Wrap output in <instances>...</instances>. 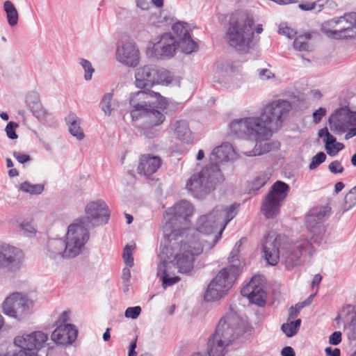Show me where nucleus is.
I'll return each mask as SVG.
<instances>
[{"mask_svg": "<svg viewBox=\"0 0 356 356\" xmlns=\"http://www.w3.org/2000/svg\"><path fill=\"white\" fill-rule=\"evenodd\" d=\"M156 72L157 74L155 76V85H168L172 81L173 76L168 70L156 67Z\"/></svg>", "mask_w": 356, "mask_h": 356, "instance_id": "nucleus-34", "label": "nucleus"}, {"mask_svg": "<svg viewBox=\"0 0 356 356\" xmlns=\"http://www.w3.org/2000/svg\"><path fill=\"white\" fill-rule=\"evenodd\" d=\"M13 156L20 163H24L31 160L29 155L19 152H14Z\"/></svg>", "mask_w": 356, "mask_h": 356, "instance_id": "nucleus-58", "label": "nucleus"}, {"mask_svg": "<svg viewBox=\"0 0 356 356\" xmlns=\"http://www.w3.org/2000/svg\"><path fill=\"white\" fill-rule=\"evenodd\" d=\"M78 331L72 324H60L51 334V339L57 344H72L77 337Z\"/></svg>", "mask_w": 356, "mask_h": 356, "instance_id": "nucleus-25", "label": "nucleus"}, {"mask_svg": "<svg viewBox=\"0 0 356 356\" xmlns=\"http://www.w3.org/2000/svg\"><path fill=\"white\" fill-rule=\"evenodd\" d=\"M326 159V154L320 152L312 158V161L309 165V170H314L317 168L321 163Z\"/></svg>", "mask_w": 356, "mask_h": 356, "instance_id": "nucleus-45", "label": "nucleus"}, {"mask_svg": "<svg viewBox=\"0 0 356 356\" xmlns=\"http://www.w3.org/2000/svg\"><path fill=\"white\" fill-rule=\"evenodd\" d=\"M356 205V192L352 188L344 197L343 211H348Z\"/></svg>", "mask_w": 356, "mask_h": 356, "instance_id": "nucleus-42", "label": "nucleus"}, {"mask_svg": "<svg viewBox=\"0 0 356 356\" xmlns=\"http://www.w3.org/2000/svg\"><path fill=\"white\" fill-rule=\"evenodd\" d=\"M64 250V240L54 238L48 241L47 245V255L52 259L60 260L67 259Z\"/></svg>", "mask_w": 356, "mask_h": 356, "instance_id": "nucleus-29", "label": "nucleus"}, {"mask_svg": "<svg viewBox=\"0 0 356 356\" xmlns=\"http://www.w3.org/2000/svg\"><path fill=\"white\" fill-rule=\"evenodd\" d=\"M304 307L303 305L297 304L296 307H291L289 310L288 321H293L300 313V311Z\"/></svg>", "mask_w": 356, "mask_h": 356, "instance_id": "nucleus-56", "label": "nucleus"}, {"mask_svg": "<svg viewBox=\"0 0 356 356\" xmlns=\"http://www.w3.org/2000/svg\"><path fill=\"white\" fill-rule=\"evenodd\" d=\"M141 312V307L140 306L130 307H128L124 313L126 318L136 319L137 318Z\"/></svg>", "mask_w": 356, "mask_h": 356, "instance_id": "nucleus-47", "label": "nucleus"}, {"mask_svg": "<svg viewBox=\"0 0 356 356\" xmlns=\"http://www.w3.org/2000/svg\"><path fill=\"white\" fill-rule=\"evenodd\" d=\"M259 78L262 80H268L274 76L272 72L268 69H262L259 72Z\"/></svg>", "mask_w": 356, "mask_h": 356, "instance_id": "nucleus-60", "label": "nucleus"}, {"mask_svg": "<svg viewBox=\"0 0 356 356\" xmlns=\"http://www.w3.org/2000/svg\"><path fill=\"white\" fill-rule=\"evenodd\" d=\"M289 191V185L284 181H277L273 184L261 207V211L266 218H273L280 213Z\"/></svg>", "mask_w": 356, "mask_h": 356, "instance_id": "nucleus-12", "label": "nucleus"}, {"mask_svg": "<svg viewBox=\"0 0 356 356\" xmlns=\"http://www.w3.org/2000/svg\"><path fill=\"white\" fill-rule=\"evenodd\" d=\"M328 122L333 132L342 134L350 126L356 124V112L350 111L348 107H341L330 116Z\"/></svg>", "mask_w": 356, "mask_h": 356, "instance_id": "nucleus-18", "label": "nucleus"}, {"mask_svg": "<svg viewBox=\"0 0 356 356\" xmlns=\"http://www.w3.org/2000/svg\"><path fill=\"white\" fill-rule=\"evenodd\" d=\"M325 352L327 356H340V350L339 348L332 349L331 347H327Z\"/></svg>", "mask_w": 356, "mask_h": 356, "instance_id": "nucleus-63", "label": "nucleus"}, {"mask_svg": "<svg viewBox=\"0 0 356 356\" xmlns=\"http://www.w3.org/2000/svg\"><path fill=\"white\" fill-rule=\"evenodd\" d=\"M174 132L177 139L186 143H191L193 137L188 123L185 120H178L174 124Z\"/></svg>", "mask_w": 356, "mask_h": 356, "instance_id": "nucleus-30", "label": "nucleus"}, {"mask_svg": "<svg viewBox=\"0 0 356 356\" xmlns=\"http://www.w3.org/2000/svg\"><path fill=\"white\" fill-rule=\"evenodd\" d=\"M89 239V231L75 222L70 225L66 240L64 241V250L67 259L78 256Z\"/></svg>", "mask_w": 356, "mask_h": 356, "instance_id": "nucleus-16", "label": "nucleus"}, {"mask_svg": "<svg viewBox=\"0 0 356 356\" xmlns=\"http://www.w3.org/2000/svg\"><path fill=\"white\" fill-rule=\"evenodd\" d=\"M344 148V145L339 142H335L334 144L331 147V150L332 153L329 154L331 156H336L341 150Z\"/></svg>", "mask_w": 356, "mask_h": 356, "instance_id": "nucleus-59", "label": "nucleus"}, {"mask_svg": "<svg viewBox=\"0 0 356 356\" xmlns=\"http://www.w3.org/2000/svg\"><path fill=\"white\" fill-rule=\"evenodd\" d=\"M101 109L104 111L105 115H111L114 109V103L113 101V93H106L100 103Z\"/></svg>", "mask_w": 356, "mask_h": 356, "instance_id": "nucleus-38", "label": "nucleus"}, {"mask_svg": "<svg viewBox=\"0 0 356 356\" xmlns=\"http://www.w3.org/2000/svg\"><path fill=\"white\" fill-rule=\"evenodd\" d=\"M179 45L182 51L186 54L196 51L198 49L197 42L192 39L191 35H188L180 40Z\"/></svg>", "mask_w": 356, "mask_h": 356, "instance_id": "nucleus-36", "label": "nucleus"}, {"mask_svg": "<svg viewBox=\"0 0 356 356\" xmlns=\"http://www.w3.org/2000/svg\"><path fill=\"white\" fill-rule=\"evenodd\" d=\"M116 58L119 62L124 65L135 67L140 61L139 51L135 43L126 42L118 47Z\"/></svg>", "mask_w": 356, "mask_h": 356, "instance_id": "nucleus-22", "label": "nucleus"}, {"mask_svg": "<svg viewBox=\"0 0 356 356\" xmlns=\"http://www.w3.org/2000/svg\"><path fill=\"white\" fill-rule=\"evenodd\" d=\"M177 241L179 245V252L175 254L172 262L180 273H188L193 268L195 257L202 253L203 246L198 241Z\"/></svg>", "mask_w": 356, "mask_h": 356, "instance_id": "nucleus-14", "label": "nucleus"}, {"mask_svg": "<svg viewBox=\"0 0 356 356\" xmlns=\"http://www.w3.org/2000/svg\"><path fill=\"white\" fill-rule=\"evenodd\" d=\"M293 47L298 51H309V45L303 38L299 37L295 39Z\"/></svg>", "mask_w": 356, "mask_h": 356, "instance_id": "nucleus-49", "label": "nucleus"}, {"mask_svg": "<svg viewBox=\"0 0 356 356\" xmlns=\"http://www.w3.org/2000/svg\"><path fill=\"white\" fill-rule=\"evenodd\" d=\"M318 135L320 138H324L325 148L327 154L332 152L331 147L337 141L336 138L329 132L327 128L325 127L318 131Z\"/></svg>", "mask_w": 356, "mask_h": 356, "instance_id": "nucleus-37", "label": "nucleus"}, {"mask_svg": "<svg viewBox=\"0 0 356 356\" xmlns=\"http://www.w3.org/2000/svg\"><path fill=\"white\" fill-rule=\"evenodd\" d=\"M23 261V252L13 246H7L0 250V268L16 270L20 268Z\"/></svg>", "mask_w": 356, "mask_h": 356, "instance_id": "nucleus-21", "label": "nucleus"}, {"mask_svg": "<svg viewBox=\"0 0 356 356\" xmlns=\"http://www.w3.org/2000/svg\"><path fill=\"white\" fill-rule=\"evenodd\" d=\"M291 107L289 101L274 100L263 108L261 114L270 130L278 129L288 117Z\"/></svg>", "mask_w": 356, "mask_h": 356, "instance_id": "nucleus-15", "label": "nucleus"}, {"mask_svg": "<svg viewBox=\"0 0 356 356\" xmlns=\"http://www.w3.org/2000/svg\"><path fill=\"white\" fill-rule=\"evenodd\" d=\"M17 127V124L13 122H10L6 127V132L7 136L10 139L17 138V135L15 133V129Z\"/></svg>", "mask_w": 356, "mask_h": 356, "instance_id": "nucleus-51", "label": "nucleus"}, {"mask_svg": "<svg viewBox=\"0 0 356 356\" xmlns=\"http://www.w3.org/2000/svg\"><path fill=\"white\" fill-rule=\"evenodd\" d=\"M156 108L153 107L147 108L144 112L141 113V117H140V118H144V126L146 129L145 135L149 138H154L159 132L157 129L154 130V132H151L149 131V129L160 125L165 120L164 115Z\"/></svg>", "mask_w": 356, "mask_h": 356, "instance_id": "nucleus-23", "label": "nucleus"}, {"mask_svg": "<svg viewBox=\"0 0 356 356\" xmlns=\"http://www.w3.org/2000/svg\"><path fill=\"white\" fill-rule=\"evenodd\" d=\"M278 33L290 39L293 38L296 34V32L293 29L287 26L284 24H281L280 25Z\"/></svg>", "mask_w": 356, "mask_h": 356, "instance_id": "nucleus-50", "label": "nucleus"}, {"mask_svg": "<svg viewBox=\"0 0 356 356\" xmlns=\"http://www.w3.org/2000/svg\"><path fill=\"white\" fill-rule=\"evenodd\" d=\"M3 10L6 13V17L8 24L13 27L18 23L19 15L14 4L10 1H6L3 3Z\"/></svg>", "mask_w": 356, "mask_h": 356, "instance_id": "nucleus-32", "label": "nucleus"}, {"mask_svg": "<svg viewBox=\"0 0 356 356\" xmlns=\"http://www.w3.org/2000/svg\"><path fill=\"white\" fill-rule=\"evenodd\" d=\"M230 132L238 138L254 139L255 145L249 152H243L248 156H255L278 149L280 143L270 142L271 130L263 116L246 117L233 120L229 124Z\"/></svg>", "mask_w": 356, "mask_h": 356, "instance_id": "nucleus-2", "label": "nucleus"}, {"mask_svg": "<svg viewBox=\"0 0 356 356\" xmlns=\"http://www.w3.org/2000/svg\"><path fill=\"white\" fill-rule=\"evenodd\" d=\"M20 189L31 195H39L44 191V186L42 184H31L28 181H24L21 184Z\"/></svg>", "mask_w": 356, "mask_h": 356, "instance_id": "nucleus-39", "label": "nucleus"}, {"mask_svg": "<svg viewBox=\"0 0 356 356\" xmlns=\"http://www.w3.org/2000/svg\"><path fill=\"white\" fill-rule=\"evenodd\" d=\"M239 275L236 264L222 268L209 284L204 294L206 301L221 298L232 288Z\"/></svg>", "mask_w": 356, "mask_h": 356, "instance_id": "nucleus-8", "label": "nucleus"}, {"mask_svg": "<svg viewBox=\"0 0 356 356\" xmlns=\"http://www.w3.org/2000/svg\"><path fill=\"white\" fill-rule=\"evenodd\" d=\"M21 227L24 232V234L29 237L33 236L36 232V229L31 222H23L22 223Z\"/></svg>", "mask_w": 356, "mask_h": 356, "instance_id": "nucleus-54", "label": "nucleus"}, {"mask_svg": "<svg viewBox=\"0 0 356 356\" xmlns=\"http://www.w3.org/2000/svg\"><path fill=\"white\" fill-rule=\"evenodd\" d=\"M328 169L333 174L342 173L344 170L343 165L338 160L331 162L328 165Z\"/></svg>", "mask_w": 356, "mask_h": 356, "instance_id": "nucleus-52", "label": "nucleus"}, {"mask_svg": "<svg viewBox=\"0 0 356 356\" xmlns=\"http://www.w3.org/2000/svg\"><path fill=\"white\" fill-rule=\"evenodd\" d=\"M31 112L39 120H46L49 116V113L43 108L42 104L39 101H34L29 104Z\"/></svg>", "mask_w": 356, "mask_h": 356, "instance_id": "nucleus-35", "label": "nucleus"}, {"mask_svg": "<svg viewBox=\"0 0 356 356\" xmlns=\"http://www.w3.org/2000/svg\"><path fill=\"white\" fill-rule=\"evenodd\" d=\"M162 265L164 266V270H165V272L166 273L167 276H169L172 273V272L171 271V268H172V266H175L174 263L172 261V262H166L164 260V261L160 262L157 266V276L160 279H161V274H160L161 269L160 268H161Z\"/></svg>", "mask_w": 356, "mask_h": 356, "instance_id": "nucleus-53", "label": "nucleus"}, {"mask_svg": "<svg viewBox=\"0 0 356 356\" xmlns=\"http://www.w3.org/2000/svg\"><path fill=\"white\" fill-rule=\"evenodd\" d=\"M4 356H37V354L35 352H26L24 349L21 348V350H19L17 353L13 354L8 353Z\"/></svg>", "mask_w": 356, "mask_h": 356, "instance_id": "nucleus-61", "label": "nucleus"}, {"mask_svg": "<svg viewBox=\"0 0 356 356\" xmlns=\"http://www.w3.org/2000/svg\"><path fill=\"white\" fill-rule=\"evenodd\" d=\"M282 356H295L293 349L290 346H286L282 350Z\"/></svg>", "mask_w": 356, "mask_h": 356, "instance_id": "nucleus-64", "label": "nucleus"}, {"mask_svg": "<svg viewBox=\"0 0 356 356\" xmlns=\"http://www.w3.org/2000/svg\"><path fill=\"white\" fill-rule=\"evenodd\" d=\"M193 207L186 201L181 200L165 211L164 215L165 224L163 225L164 236L170 243L177 241L182 238L188 232L181 225L188 224V218L193 215Z\"/></svg>", "mask_w": 356, "mask_h": 356, "instance_id": "nucleus-5", "label": "nucleus"}, {"mask_svg": "<svg viewBox=\"0 0 356 356\" xmlns=\"http://www.w3.org/2000/svg\"><path fill=\"white\" fill-rule=\"evenodd\" d=\"M65 121L68 124L70 133L79 140L84 138V134L80 127L81 120L74 113L70 112L65 118Z\"/></svg>", "mask_w": 356, "mask_h": 356, "instance_id": "nucleus-31", "label": "nucleus"}, {"mask_svg": "<svg viewBox=\"0 0 356 356\" xmlns=\"http://www.w3.org/2000/svg\"><path fill=\"white\" fill-rule=\"evenodd\" d=\"M262 249L264 259L271 266L279 261L288 269H291L300 264V257L303 254L312 256L314 248L307 238H300L294 243H289L286 236L268 234L264 238Z\"/></svg>", "mask_w": 356, "mask_h": 356, "instance_id": "nucleus-1", "label": "nucleus"}, {"mask_svg": "<svg viewBox=\"0 0 356 356\" xmlns=\"http://www.w3.org/2000/svg\"><path fill=\"white\" fill-rule=\"evenodd\" d=\"M86 216L79 218L74 222L87 229L103 225L108 222L110 217L108 207L102 200L91 202L85 209Z\"/></svg>", "mask_w": 356, "mask_h": 356, "instance_id": "nucleus-13", "label": "nucleus"}, {"mask_svg": "<svg viewBox=\"0 0 356 356\" xmlns=\"http://www.w3.org/2000/svg\"><path fill=\"white\" fill-rule=\"evenodd\" d=\"M221 177L220 167L207 165L188 180L186 188L199 199L204 197L215 189L216 180Z\"/></svg>", "mask_w": 356, "mask_h": 356, "instance_id": "nucleus-7", "label": "nucleus"}, {"mask_svg": "<svg viewBox=\"0 0 356 356\" xmlns=\"http://www.w3.org/2000/svg\"><path fill=\"white\" fill-rule=\"evenodd\" d=\"M238 206L239 204H233L227 207L218 206L209 213L200 217L196 225V229L200 233L209 235L214 233L220 227L209 248L214 247L221 238L225 227L236 215Z\"/></svg>", "mask_w": 356, "mask_h": 356, "instance_id": "nucleus-4", "label": "nucleus"}, {"mask_svg": "<svg viewBox=\"0 0 356 356\" xmlns=\"http://www.w3.org/2000/svg\"><path fill=\"white\" fill-rule=\"evenodd\" d=\"M129 104L132 106L130 115L133 120H137L141 117V113L149 107L164 110L166 107V99L159 92L151 90H141L132 93L129 98Z\"/></svg>", "mask_w": 356, "mask_h": 356, "instance_id": "nucleus-9", "label": "nucleus"}, {"mask_svg": "<svg viewBox=\"0 0 356 356\" xmlns=\"http://www.w3.org/2000/svg\"><path fill=\"white\" fill-rule=\"evenodd\" d=\"M243 332L242 320L235 313H227L220 319L215 332L209 338L207 353L202 355L224 356L225 348Z\"/></svg>", "mask_w": 356, "mask_h": 356, "instance_id": "nucleus-3", "label": "nucleus"}, {"mask_svg": "<svg viewBox=\"0 0 356 356\" xmlns=\"http://www.w3.org/2000/svg\"><path fill=\"white\" fill-rule=\"evenodd\" d=\"M301 319H296L295 321H288L286 323H283L281 326L282 331L288 337H292L296 335L301 325Z\"/></svg>", "mask_w": 356, "mask_h": 356, "instance_id": "nucleus-33", "label": "nucleus"}, {"mask_svg": "<svg viewBox=\"0 0 356 356\" xmlns=\"http://www.w3.org/2000/svg\"><path fill=\"white\" fill-rule=\"evenodd\" d=\"M32 302L24 294L14 292L2 304L3 313L17 320L25 318L31 312Z\"/></svg>", "mask_w": 356, "mask_h": 356, "instance_id": "nucleus-17", "label": "nucleus"}, {"mask_svg": "<svg viewBox=\"0 0 356 356\" xmlns=\"http://www.w3.org/2000/svg\"><path fill=\"white\" fill-rule=\"evenodd\" d=\"M264 275L253 276L250 282L241 289V295L259 306L264 305L266 295L264 291Z\"/></svg>", "mask_w": 356, "mask_h": 356, "instance_id": "nucleus-19", "label": "nucleus"}, {"mask_svg": "<svg viewBox=\"0 0 356 356\" xmlns=\"http://www.w3.org/2000/svg\"><path fill=\"white\" fill-rule=\"evenodd\" d=\"M327 24L334 29L323 28V33L329 38L336 40L356 38V12L346 13L327 21Z\"/></svg>", "mask_w": 356, "mask_h": 356, "instance_id": "nucleus-11", "label": "nucleus"}, {"mask_svg": "<svg viewBox=\"0 0 356 356\" xmlns=\"http://www.w3.org/2000/svg\"><path fill=\"white\" fill-rule=\"evenodd\" d=\"M241 245V241H237L230 253V257H229V263L230 264L229 266L236 264L238 270H239V266H240V261L238 259V254L240 252L239 248H240Z\"/></svg>", "mask_w": 356, "mask_h": 356, "instance_id": "nucleus-41", "label": "nucleus"}, {"mask_svg": "<svg viewBox=\"0 0 356 356\" xmlns=\"http://www.w3.org/2000/svg\"><path fill=\"white\" fill-rule=\"evenodd\" d=\"M131 277L130 270L127 268H124L122 270V279L123 280V283H125L127 285V288L129 286V282Z\"/></svg>", "mask_w": 356, "mask_h": 356, "instance_id": "nucleus-62", "label": "nucleus"}, {"mask_svg": "<svg viewBox=\"0 0 356 356\" xmlns=\"http://www.w3.org/2000/svg\"><path fill=\"white\" fill-rule=\"evenodd\" d=\"M156 66L147 65L136 69L135 72V86L140 89L151 88L155 85Z\"/></svg>", "mask_w": 356, "mask_h": 356, "instance_id": "nucleus-24", "label": "nucleus"}, {"mask_svg": "<svg viewBox=\"0 0 356 356\" xmlns=\"http://www.w3.org/2000/svg\"><path fill=\"white\" fill-rule=\"evenodd\" d=\"M162 161L159 156L144 154L140 157L137 168L138 173L149 178L161 167Z\"/></svg>", "mask_w": 356, "mask_h": 356, "instance_id": "nucleus-28", "label": "nucleus"}, {"mask_svg": "<svg viewBox=\"0 0 356 356\" xmlns=\"http://www.w3.org/2000/svg\"><path fill=\"white\" fill-rule=\"evenodd\" d=\"M47 339L48 335L47 334L37 331L16 337L14 339V343L26 352H34V350L40 349L43 347Z\"/></svg>", "mask_w": 356, "mask_h": 356, "instance_id": "nucleus-20", "label": "nucleus"}, {"mask_svg": "<svg viewBox=\"0 0 356 356\" xmlns=\"http://www.w3.org/2000/svg\"><path fill=\"white\" fill-rule=\"evenodd\" d=\"M268 179V176L265 173H262L257 176L252 182V189L259 190L266 184Z\"/></svg>", "mask_w": 356, "mask_h": 356, "instance_id": "nucleus-46", "label": "nucleus"}, {"mask_svg": "<svg viewBox=\"0 0 356 356\" xmlns=\"http://www.w3.org/2000/svg\"><path fill=\"white\" fill-rule=\"evenodd\" d=\"M186 24L183 22H177L173 24L172 30L177 36L181 40L183 38L190 35L188 30L186 27Z\"/></svg>", "mask_w": 356, "mask_h": 356, "instance_id": "nucleus-44", "label": "nucleus"}, {"mask_svg": "<svg viewBox=\"0 0 356 356\" xmlns=\"http://www.w3.org/2000/svg\"><path fill=\"white\" fill-rule=\"evenodd\" d=\"M124 261L127 266L132 267L134 266V258L132 257V251L131 247L126 245L122 254Z\"/></svg>", "mask_w": 356, "mask_h": 356, "instance_id": "nucleus-48", "label": "nucleus"}, {"mask_svg": "<svg viewBox=\"0 0 356 356\" xmlns=\"http://www.w3.org/2000/svg\"><path fill=\"white\" fill-rule=\"evenodd\" d=\"M79 64L81 65L83 69L85 71L84 78L86 81H89L92 79V74L95 72V69L93 68L91 63L84 58L79 59Z\"/></svg>", "mask_w": 356, "mask_h": 356, "instance_id": "nucleus-43", "label": "nucleus"}, {"mask_svg": "<svg viewBox=\"0 0 356 356\" xmlns=\"http://www.w3.org/2000/svg\"><path fill=\"white\" fill-rule=\"evenodd\" d=\"M177 44L170 33L163 34L161 40L154 45V51L158 58L164 59L174 56Z\"/></svg>", "mask_w": 356, "mask_h": 356, "instance_id": "nucleus-26", "label": "nucleus"}, {"mask_svg": "<svg viewBox=\"0 0 356 356\" xmlns=\"http://www.w3.org/2000/svg\"><path fill=\"white\" fill-rule=\"evenodd\" d=\"M341 341V332L340 331L334 332L329 337V343L333 346H337Z\"/></svg>", "mask_w": 356, "mask_h": 356, "instance_id": "nucleus-57", "label": "nucleus"}, {"mask_svg": "<svg viewBox=\"0 0 356 356\" xmlns=\"http://www.w3.org/2000/svg\"><path fill=\"white\" fill-rule=\"evenodd\" d=\"M331 213L329 205L314 207L309 209L305 218V225L311 234L312 243L321 244L325 241V227L324 221Z\"/></svg>", "mask_w": 356, "mask_h": 356, "instance_id": "nucleus-10", "label": "nucleus"}, {"mask_svg": "<svg viewBox=\"0 0 356 356\" xmlns=\"http://www.w3.org/2000/svg\"><path fill=\"white\" fill-rule=\"evenodd\" d=\"M236 158V152L233 146L229 143H222L213 149L209 156L210 164L209 165L219 167L220 163Z\"/></svg>", "mask_w": 356, "mask_h": 356, "instance_id": "nucleus-27", "label": "nucleus"}, {"mask_svg": "<svg viewBox=\"0 0 356 356\" xmlns=\"http://www.w3.org/2000/svg\"><path fill=\"white\" fill-rule=\"evenodd\" d=\"M161 270H160L161 274V280L162 281V286L164 289H166L168 286H172L177 283L180 278L178 276L171 277L170 275L167 276L166 273L164 270V266H161Z\"/></svg>", "mask_w": 356, "mask_h": 356, "instance_id": "nucleus-40", "label": "nucleus"}, {"mask_svg": "<svg viewBox=\"0 0 356 356\" xmlns=\"http://www.w3.org/2000/svg\"><path fill=\"white\" fill-rule=\"evenodd\" d=\"M326 109L321 107L313 113V122L315 124L319 123L326 114Z\"/></svg>", "mask_w": 356, "mask_h": 356, "instance_id": "nucleus-55", "label": "nucleus"}, {"mask_svg": "<svg viewBox=\"0 0 356 356\" xmlns=\"http://www.w3.org/2000/svg\"><path fill=\"white\" fill-rule=\"evenodd\" d=\"M254 24L253 19L248 16L232 17L224 37L225 40L237 51H248L254 35Z\"/></svg>", "mask_w": 356, "mask_h": 356, "instance_id": "nucleus-6", "label": "nucleus"}]
</instances>
